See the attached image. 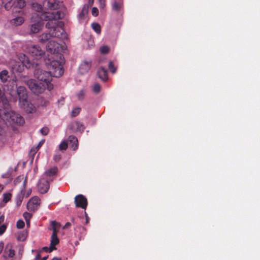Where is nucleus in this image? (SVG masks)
Returning <instances> with one entry per match:
<instances>
[{"label":"nucleus","instance_id":"1","mask_svg":"<svg viewBox=\"0 0 260 260\" xmlns=\"http://www.w3.org/2000/svg\"><path fill=\"white\" fill-rule=\"evenodd\" d=\"M45 61L49 71L37 69L35 70L34 76L39 82L45 83L47 85V89L51 90L53 88V85L51 83L52 77H60L63 74V61L59 62L57 60L51 61L50 58H45Z\"/></svg>","mask_w":260,"mask_h":260},{"label":"nucleus","instance_id":"2","mask_svg":"<svg viewBox=\"0 0 260 260\" xmlns=\"http://www.w3.org/2000/svg\"><path fill=\"white\" fill-rule=\"evenodd\" d=\"M57 16L54 13H47L45 18L48 21L46 24V27L52 32V37L59 38L64 34V30L62 27L61 22L57 19Z\"/></svg>","mask_w":260,"mask_h":260},{"label":"nucleus","instance_id":"3","mask_svg":"<svg viewBox=\"0 0 260 260\" xmlns=\"http://www.w3.org/2000/svg\"><path fill=\"white\" fill-rule=\"evenodd\" d=\"M24 50L34 59L38 60L44 55V52L38 45H33L27 43L23 46Z\"/></svg>","mask_w":260,"mask_h":260},{"label":"nucleus","instance_id":"4","mask_svg":"<svg viewBox=\"0 0 260 260\" xmlns=\"http://www.w3.org/2000/svg\"><path fill=\"white\" fill-rule=\"evenodd\" d=\"M24 82L31 91L36 94L42 93L46 88H47V85L45 83H42L38 81L37 82L32 79L25 80Z\"/></svg>","mask_w":260,"mask_h":260},{"label":"nucleus","instance_id":"5","mask_svg":"<svg viewBox=\"0 0 260 260\" xmlns=\"http://www.w3.org/2000/svg\"><path fill=\"white\" fill-rule=\"evenodd\" d=\"M60 48V45L59 43L54 40H50L46 45L47 51L50 53L51 56L50 57L48 55V57L46 58H50L51 61L56 60L55 58L59 57L61 59V55L57 53Z\"/></svg>","mask_w":260,"mask_h":260},{"label":"nucleus","instance_id":"6","mask_svg":"<svg viewBox=\"0 0 260 260\" xmlns=\"http://www.w3.org/2000/svg\"><path fill=\"white\" fill-rule=\"evenodd\" d=\"M19 59L21 61V63L15 61H12L11 66L13 72H21L23 66H25L27 68L30 67V61L25 55H20L19 56Z\"/></svg>","mask_w":260,"mask_h":260},{"label":"nucleus","instance_id":"7","mask_svg":"<svg viewBox=\"0 0 260 260\" xmlns=\"http://www.w3.org/2000/svg\"><path fill=\"white\" fill-rule=\"evenodd\" d=\"M44 26L43 22L41 20H35V18L32 17L31 20V24L29 25V34H32L39 32Z\"/></svg>","mask_w":260,"mask_h":260},{"label":"nucleus","instance_id":"8","mask_svg":"<svg viewBox=\"0 0 260 260\" xmlns=\"http://www.w3.org/2000/svg\"><path fill=\"white\" fill-rule=\"evenodd\" d=\"M13 14L19 13V14H24V12L22 10H17V9H22L25 6V2L24 0H13Z\"/></svg>","mask_w":260,"mask_h":260},{"label":"nucleus","instance_id":"9","mask_svg":"<svg viewBox=\"0 0 260 260\" xmlns=\"http://www.w3.org/2000/svg\"><path fill=\"white\" fill-rule=\"evenodd\" d=\"M43 5L48 9L56 10L60 7L62 3L55 0H45L44 1Z\"/></svg>","mask_w":260,"mask_h":260},{"label":"nucleus","instance_id":"10","mask_svg":"<svg viewBox=\"0 0 260 260\" xmlns=\"http://www.w3.org/2000/svg\"><path fill=\"white\" fill-rule=\"evenodd\" d=\"M75 203L77 207L84 209L86 208L87 205V199L82 194H78L75 197Z\"/></svg>","mask_w":260,"mask_h":260},{"label":"nucleus","instance_id":"11","mask_svg":"<svg viewBox=\"0 0 260 260\" xmlns=\"http://www.w3.org/2000/svg\"><path fill=\"white\" fill-rule=\"evenodd\" d=\"M40 204V200L37 197L31 198L28 202L27 208L28 210L35 211Z\"/></svg>","mask_w":260,"mask_h":260},{"label":"nucleus","instance_id":"12","mask_svg":"<svg viewBox=\"0 0 260 260\" xmlns=\"http://www.w3.org/2000/svg\"><path fill=\"white\" fill-rule=\"evenodd\" d=\"M15 14H13L14 17L10 21V24L14 26L21 25L25 22L24 17L23 16V14H19V15H15Z\"/></svg>","mask_w":260,"mask_h":260},{"label":"nucleus","instance_id":"13","mask_svg":"<svg viewBox=\"0 0 260 260\" xmlns=\"http://www.w3.org/2000/svg\"><path fill=\"white\" fill-rule=\"evenodd\" d=\"M19 103V105L21 108L24 110L26 112L32 113L36 112V107L30 103H29L27 99L25 100V102Z\"/></svg>","mask_w":260,"mask_h":260},{"label":"nucleus","instance_id":"14","mask_svg":"<svg viewBox=\"0 0 260 260\" xmlns=\"http://www.w3.org/2000/svg\"><path fill=\"white\" fill-rule=\"evenodd\" d=\"M17 93L19 98V103L25 102L27 99L26 89L24 86H20L17 88Z\"/></svg>","mask_w":260,"mask_h":260},{"label":"nucleus","instance_id":"15","mask_svg":"<svg viewBox=\"0 0 260 260\" xmlns=\"http://www.w3.org/2000/svg\"><path fill=\"white\" fill-rule=\"evenodd\" d=\"M49 188V182L44 179L40 180L38 183V189L41 193H44L47 192Z\"/></svg>","mask_w":260,"mask_h":260},{"label":"nucleus","instance_id":"16","mask_svg":"<svg viewBox=\"0 0 260 260\" xmlns=\"http://www.w3.org/2000/svg\"><path fill=\"white\" fill-rule=\"evenodd\" d=\"M91 67V62L87 61H83L79 67V72L82 74L88 73Z\"/></svg>","mask_w":260,"mask_h":260},{"label":"nucleus","instance_id":"17","mask_svg":"<svg viewBox=\"0 0 260 260\" xmlns=\"http://www.w3.org/2000/svg\"><path fill=\"white\" fill-rule=\"evenodd\" d=\"M26 182V176L20 175L17 177L14 180V183L16 185H21V189L25 190V184Z\"/></svg>","mask_w":260,"mask_h":260},{"label":"nucleus","instance_id":"18","mask_svg":"<svg viewBox=\"0 0 260 260\" xmlns=\"http://www.w3.org/2000/svg\"><path fill=\"white\" fill-rule=\"evenodd\" d=\"M94 0H88V5H85L82 8V11L79 15V18L81 19H84L88 12V9L89 6H91L93 3Z\"/></svg>","mask_w":260,"mask_h":260},{"label":"nucleus","instance_id":"19","mask_svg":"<svg viewBox=\"0 0 260 260\" xmlns=\"http://www.w3.org/2000/svg\"><path fill=\"white\" fill-rule=\"evenodd\" d=\"M99 78L104 82H106L108 79L107 71L104 68L99 69Z\"/></svg>","mask_w":260,"mask_h":260},{"label":"nucleus","instance_id":"20","mask_svg":"<svg viewBox=\"0 0 260 260\" xmlns=\"http://www.w3.org/2000/svg\"><path fill=\"white\" fill-rule=\"evenodd\" d=\"M69 141L71 145V146L72 149L75 151L77 149L78 146V141L76 137L71 135L68 138Z\"/></svg>","mask_w":260,"mask_h":260},{"label":"nucleus","instance_id":"21","mask_svg":"<svg viewBox=\"0 0 260 260\" xmlns=\"http://www.w3.org/2000/svg\"><path fill=\"white\" fill-rule=\"evenodd\" d=\"M52 37V32L49 31L48 33H43L39 36V41L41 43H44L48 41H49L51 38ZM53 38H54L53 37Z\"/></svg>","mask_w":260,"mask_h":260},{"label":"nucleus","instance_id":"22","mask_svg":"<svg viewBox=\"0 0 260 260\" xmlns=\"http://www.w3.org/2000/svg\"><path fill=\"white\" fill-rule=\"evenodd\" d=\"M5 254L9 257H13L15 255V251L11 244H8L5 249Z\"/></svg>","mask_w":260,"mask_h":260},{"label":"nucleus","instance_id":"23","mask_svg":"<svg viewBox=\"0 0 260 260\" xmlns=\"http://www.w3.org/2000/svg\"><path fill=\"white\" fill-rule=\"evenodd\" d=\"M8 115H10V118L13 121H16L17 123H19L20 124H23L24 122L23 119L20 117H18V115H16L15 113H9Z\"/></svg>","mask_w":260,"mask_h":260},{"label":"nucleus","instance_id":"24","mask_svg":"<svg viewBox=\"0 0 260 260\" xmlns=\"http://www.w3.org/2000/svg\"><path fill=\"white\" fill-rule=\"evenodd\" d=\"M9 78V72L6 70H4L0 72V80L3 83H6Z\"/></svg>","mask_w":260,"mask_h":260},{"label":"nucleus","instance_id":"25","mask_svg":"<svg viewBox=\"0 0 260 260\" xmlns=\"http://www.w3.org/2000/svg\"><path fill=\"white\" fill-rule=\"evenodd\" d=\"M57 168L56 167H53L46 171L44 173V174L47 177H51L55 175L57 173Z\"/></svg>","mask_w":260,"mask_h":260},{"label":"nucleus","instance_id":"26","mask_svg":"<svg viewBox=\"0 0 260 260\" xmlns=\"http://www.w3.org/2000/svg\"><path fill=\"white\" fill-rule=\"evenodd\" d=\"M59 243V239L57 237V234L52 233L51 236V240L50 246L52 247H55Z\"/></svg>","mask_w":260,"mask_h":260},{"label":"nucleus","instance_id":"27","mask_svg":"<svg viewBox=\"0 0 260 260\" xmlns=\"http://www.w3.org/2000/svg\"><path fill=\"white\" fill-rule=\"evenodd\" d=\"M24 190L21 189L20 193L18 194L16 199V204L17 206H20L22 203V200L25 196L24 193Z\"/></svg>","mask_w":260,"mask_h":260},{"label":"nucleus","instance_id":"28","mask_svg":"<svg viewBox=\"0 0 260 260\" xmlns=\"http://www.w3.org/2000/svg\"><path fill=\"white\" fill-rule=\"evenodd\" d=\"M100 52L102 54H108L110 51V47L107 45H104L100 48Z\"/></svg>","mask_w":260,"mask_h":260},{"label":"nucleus","instance_id":"29","mask_svg":"<svg viewBox=\"0 0 260 260\" xmlns=\"http://www.w3.org/2000/svg\"><path fill=\"white\" fill-rule=\"evenodd\" d=\"M52 226V230L53 231V233L57 234L58 230H57V227H59L60 224L59 223L56 222L55 221H52L51 223Z\"/></svg>","mask_w":260,"mask_h":260},{"label":"nucleus","instance_id":"30","mask_svg":"<svg viewBox=\"0 0 260 260\" xmlns=\"http://www.w3.org/2000/svg\"><path fill=\"white\" fill-rule=\"evenodd\" d=\"M85 91L84 89L81 90L77 94L76 96L79 100H82L84 99L85 95Z\"/></svg>","mask_w":260,"mask_h":260},{"label":"nucleus","instance_id":"31","mask_svg":"<svg viewBox=\"0 0 260 260\" xmlns=\"http://www.w3.org/2000/svg\"><path fill=\"white\" fill-rule=\"evenodd\" d=\"M81 111V108L79 107H76L73 109L71 112L72 117H76L77 116Z\"/></svg>","mask_w":260,"mask_h":260},{"label":"nucleus","instance_id":"32","mask_svg":"<svg viewBox=\"0 0 260 260\" xmlns=\"http://www.w3.org/2000/svg\"><path fill=\"white\" fill-rule=\"evenodd\" d=\"M44 142H45V140L44 139L42 140L39 142V143L38 144V146L36 148H35L34 149H31L30 152L31 153H33L34 154L36 153L37 152V151L39 150V149L40 148V147L44 143Z\"/></svg>","mask_w":260,"mask_h":260},{"label":"nucleus","instance_id":"33","mask_svg":"<svg viewBox=\"0 0 260 260\" xmlns=\"http://www.w3.org/2000/svg\"><path fill=\"white\" fill-rule=\"evenodd\" d=\"M32 7L35 10L38 12H40L42 10V6L36 3L32 4Z\"/></svg>","mask_w":260,"mask_h":260},{"label":"nucleus","instance_id":"34","mask_svg":"<svg viewBox=\"0 0 260 260\" xmlns=\"http://www.w3.org/2000/svg\"><path fill=\"white\" fill-rule=\"evenodd\" d=\"M122 4L121 3L115 2L112 6V8L114 10L118 11L121 7Z\"/></svg>","mask_w":260,"mask_h":260},{"label":"nucleus","instance_id":"35","mask_svg":"<svg viewBox=\"0 0 260 260\" xmlns=\"http://www.w3.org/2000/svg\"><path fill=\"white\" fill-rule=\"evenodd\" d=\"M67 148L68 143L65 141L62 142L59 146V149L60 150H66L67 149Z\"/></svg>","mask_w":260,"mask_h":260},{"label":"nucleus","instance_id":"36","mask_svg":"<svg viewBox=\"0 0 260 260\" xmlns=\"http://www.w3.org/2000/svg\"><path fill=\"white\" fill-rule=\"evenodd\" d=\"M75 124H76V128H77V129L79 131V132H82L84 131V125L82 124V123H81V122H76L75 123Z\"/></svg>","mask_w":260,"mask_h":260},{"label":"nucleus","instance_id":"37","mask_svg":"<svg viewBox=\"0 0 260 260\" xmlns=\"http://www.w3.org/2000/svg\"><path fill=\"white\" fill-rule=\"evenodd\" d=\"M5 8L6 10H9L10 9H11L12 8L13 9V0H11L9 2H8V3H7L5 6Z\"/></svg>","mask_w":260,"mask_h":260},{"label":"nucleus","instance_id":"38","mask_svg":"<svg viewBox=\"0 0 260 260\" xmlns=\"http://www.w3.org/2000/svg\"><path fill=\"white\" fill-rule=\"evenodd\" d=\"M109 69L112 73H115L116 72V68L113 64L112 61H110L109 63Z\"/></svg>","mask_w":260,"mask_h":260},{"label":"nucleus","instance_id":"39","mask_svg":"<svg viewBox=\"0 0 260 260\" xmlns=\"http://www.w3.org/2000/svg\"><path fill=\"white\" fill-rule=\"evenodd\" d=\"M11 197L12 195L10 193H6L4 194L3 201L6 203H7L10 200Z\"/></svg>","mask_w":260,"mask_h":260},{"label":"nucleus","instance_id":"40","mask_svg":"<svg viewBox=\"0 0 260 260\" xmlns=\"http://www.w3.org/2000/svg\"><path fill=\"white\" fill-rule=\"evenodd\" d=\"M26 232H23L22 233L19 234L18 239L19 240L23 241L26 239Z\"/></svg>","mask_w":260,"mask_h":260},{"label":"nucleus","instance_id":"41","mask_svg":"<svg viewBox=\"0 0 260 260\" xmlns=\"http://www.w3.org/2000/svg\"><path fill=\"white\" fill-rule=\"evenodd\" d=\"M49 131V128L46 126L43 127L40 130L41 133L44 136H46L48 134Z\"/></svg>","mask_w":260,"mask_h":260},{"label":"nucleus","instance_id":"42","mask_svg":"<svg viewBox=\"0 0 260 260\" xmlns=\"http://www.w3.org/2000/svg\"><path fill=\"white\" fill-rule=\"evenodd\" d=\"M24 222L22 220H19L17 222V228L18 229H22L24 226Z\"/></svg>","mask_w":260,"mask_h":260},{"label":"nucleus","instance_id":"43","mask_svg":"<svg viewBox=\"0 0 260 260\" xmlns=\"http://www.w3.org/2000/svg\"><path fill=\"white\" fill-rule=\"evenodd\" d=\"M32 215L31 214L28 212H24L23 213V217L25 220V221L30 220L31 218Z\"/></svg>","mask_w":260,"mask_h":260},{"label":"nucleus","instance_id":"44","mask_svg":"<svg viewBox=\"0 0 260 260\" xmlns=\"http://www.w3.org/2000/svg\"><path fill=\"white\" fill-rule=\"evenodd\" d=\"M7 228V225L5 224H3L0 226V235H3L5 232Z\"/></svg>","mask_w":260,"mask_h":260},{"label":"nucleus","instance_id":"45","mask_svg":"<svg viewBox=\"0 0 260 260\" xmlns=\"http://www.w3.org/2000/svg\"><path fill=\"white\" fill-rule=\"evenodd\" d=\"M99 3L101 9H104L106 6V0H99Z\"/></svg>","mask_w":260,"mask_h":260},{"label":"nucleus","instance_id":"46","mask_svg":"<svg viewBox=\"0 0 260 260\" xmlns=\"http://www.w3.org/2000/svg\"><path fill=\"white\" fill-rule=\"evenodd\" d=\"M42 249L45 251H47V252H51L53 250H55L56 249V247H52L51 246L50 247V248H48L47 247H44Z\"/></svg>","mask_w":260,"mask_h":260},{"label":"nucleus","instance_id":"47","mask_svg":"<svg viewBox=\"0 0 260 260\" xmlns=\"http://www.w3.org/2000/svg\"><path fill=\"white\" fill-rule=\"evenodd\" d=\"M92 14L94 16H98V9L96 7H93L92 9Z\"/></svg>","mask_w":260,"mask_h":260},{"label":"nucleus","instance_id":"48","mask_svg":"<svg viewBox=\"0 0 260 260\" xmlns=\"http://www.w3.org/2000/svg\"><path fill=\"white\" fill-rule=\"evenodd\" d=\"M92 29L96 32H98V23H93L91 25Z\"/></svg>","mask_w":260,"mask_h":260},{"label":"nucleus","instance_id":"49","mask_svg":"<svg viewBox=\"0 0 260 260\" xmlns=\"http://www.w3.org/2000/svg\"><path fill=\"white\" fill-rule=\"evenodd\" d=\"M61 158V156L59 154L55 155L53 157V159L55 161H58Z\"/></svg>","mask_w":260,"mask_h":260},{"label":"nucleus","instance_id":"50","mask_svg":"<svg viewBox=\"0 0 260 260\" xmlns=\"http://www.w3.org/2000/svg\"><path fill=\"white\" fill-rule=\"evenodd\" d=\"M4 95L5 94L3 90L0 89V102L4 99Z\"/></svg>","mask_w":260,"mask_h":260},{"label":"nucleus","instance_id":"51","mask_svg":"<svg viewBox=\"0 0 260 260\" xmlns=\"http://www.w3.org/2000/svg\"><path fill=\"white\" fill-rule=\"evenodd\" d=\"M92 90L94 93H98V84L96 83L94 85Z\"/></svg>","mask_w":260,"mask_h":260},{"label":"nucleus","instance_id":"52","mask_svg":"<svg viewBox=\"0 0 260 260\" xmlns=\"http://www.w3.org/2000/svg\"><path fill=\"white\" fill-rule=\"evenodd\" d=\"M4 244L3 242H0V254L2 252L4 249Z\"/></svg>","mask_w":260,"mask_h":260},{"label":"nucleus","instance_id":"53","mask_svg":"<svg viewBox=\"0 0 260 260\" xmlns=\"http://www.w3.org/2000/svg\"><path fill=\"white\" fill-rule=\"evenodd\" d=\"M4 220V216L3 215H0V224L3 222Z\"/></svg>","mask_w":260,"mask_h":260},{"label":"nucleus","instance_id":"54","mask_svg":"<svg viewBox=\"0 0 260 260\" xmlns=\"http://www.w3.org/2000/svg\"><path fill=\"white\" fill-rule=\"evenodd\" d=\"M71 226V223L70 222H67L64 226L63 228H68Z\"/></svg>","mask_w":260,"mask_h":260},{"label":"nucleus","instance_id":"55","mask_svg":"<svg viewBox=\"0 0 260 260\" xmlns=\"http://www.w3.org/2000/svg\"><path fill=\"white\" fill-rule=\"evenodd\" d=\"M40 257H41V255L39 253H38L36 255L35 259H36V260H39L40 258Z\"/></svg>","mask_w":260,"mask_h":260},{"label":"nucleus","instance_id":"56","mask_svg":"<svg viewBox=\"0 0 260 260\" xmlns=\"http://www.w3.org/2000/svg\"><path fill=\"white\" fill-rule=\"evenodd\" d=\"M30 193H31V190L30 189V190H29L28 191V192H27V193L26 195L25 196V197H26V198L28 197V196L30 195Z\"/></svg>","mask_w":260,"mask_h":260},{"label":"nucleus","instance_id":"57","mask_svg":"<svg viewBox=\"0 0 260 260\" xmlns=\"http://www.w3.org/2000/svg\"><path fill=\"white\" fill-rule=\"evenodd\" d=\"M30 221V220L26 221V225H27V226H29V225H30V221Z\"/></svg>","mask_w":260,"mask_h":260},{"label":"nucleus","instance_id":"58","mask_svg":"<svg viewBox=\"0 0 260 260\" xmlns=\"http://www.w3.org/2000/svg\"><path fill=\"white\" fill-rule=\"evenodd\" d=\"M47 258H48V256H44V257H43L42 258V259H41V260H46Z\"/></svg>","mask_w":260,"mask_h":260},{"label":"nucleus","instance_id":"59","mask_svg":"<svg viewBox=\"0 0 260 260\" xmlns=\"http://www.w3.org/2000/svg\"><path fill=\"white\" fill-rule=\"evenodd\" d=\"M101 32V26L99 24V34Z\"/></svg>","mask_w":260,"mask_h":260},{"label":"nucleus","instance_id":"60","mask_svg":"<svg viewBox=\"0 0 260 260\" xmlns=\"http://www.w3.org/2000/svg\"><path fill=\"white\" fill-rule=\"evenodd\" d=\"M54 259H55V260H61L60 258H58L56 257H54Z\"/></svg>","mask_w":260,"mask_h":260},{"label":"nucleus","instance_id":"61","mask_svg":"<svg viewBox=\"0 0 260 260\" xmlns=\"http://www.w3.org/2000/svg\"><path fill=\"white\" fill-rule=\"evenodd\" d=\"M98 88H99V92L100 91V90H101V87H100V86L99 85Z\"/></svg>","mask_w":260,"mask_h":260},{"label":"nucleus","instance_id":"62","mask_svg":"<svg viewBox=\"0 0 260 260\" xmlns=\"http://www.w3.org/2000/svg\"><path fill=\"white\" fill-rule=\"evenodd\" d=\"M52 260H55V259H54V257Z\"/></svg>","mask_w":260,"mask_h":260}]
</instances>
